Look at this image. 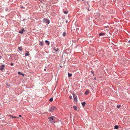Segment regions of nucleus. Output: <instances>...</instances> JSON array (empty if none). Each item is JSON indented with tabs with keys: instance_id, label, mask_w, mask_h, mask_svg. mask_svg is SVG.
Returning a JSON list of instances; mask_svg holds the SVG:
<instances>
[{
	"instance_id": "obj_25",
	"label": "nucleus",
	"mask_w": 130,
	"mask_h": 130,
	"mask_svg": "<svg viewBox=\"0 0 130 130\" xmlns=\"http://www.w3.org/2000/svg\"><path fill=\"white\" fill-rule=\"evenodd\" d=\"M66 34L65 32H64L63 33L62 35L63 36H66Z\"/></svg>"
},
{
	"instance_id": "obj_41",
	"label": "nucleus",
	"mask_w": 130,
	"mask_h": 130,
	"mask_svg": "<svg viewBox=\"0 0 130 130\" xmlns=\"http://www.w3.org/2000/svg\"><path fill=\"white\" fill-rule=\"evenodd\" d=\"M95 79H96V78H94Z\"/></svg>"
},
{
	"instance_id": "obj_14",
	"label": "nucleus",
	"mask_w": 130,
	"mask_h": 130,
	"mask_svg": "<svg viewBox=\"0 0 130 130\" xmlns=\"http://www.w3.org/2000/svg\"><path fill=\"white\" fill-rule=\"evenodd\" d=\"M105 35V34L104 33H101L99 34V35L100 36H103Z\"/></svg>"
},
{
	"instance_id": "obj_19",
	"label": "nucleus",
	"mask_w": 130,
	"mask_h": 130,
	"mask_svg": "<svg viewBox=\"0 0 130 130\" xmlns=\"http://www.w3.org/2000/svg\"><path fill=\"white\" fill-rule=\"evenodd\" d=\"M72 75V74L71 73H68V76L69 77H71Z\"/></svg>"
},
{
	"instance_id": "obj_22",
	"label": "nucleus",
	"mask_w": 130,
	"mask_h": 130,
	"mask_svg": "<svg viewBox=\"0 0 130 130\" xmlns=\"http://www.w3.org/2000/svg\"><path fill=\"white\" fill-rule=\"evenodd\" d=\"M19 50L21 51H22V48L21 47H19L18 48Z\"/></svg>"
},
{
	"instance_id": "obj_33",
	"label": "nucleus",
	"mask_w": 130,
	"mask_h": 130,
	"mask_svg": "<svg viewBox=\"0 0 130 130\" xmlns=\"http://www.w3.org/2000/svg\"><path fill=\"white\" fill-rule=\"evenodd\" d=\"M69 98H72V96H69Z\"/></svg>"
},
{
	"instance_id": "obj_7",
	"label": "nucleus",
	"mask_w": 130,
	"mask_h": 130,
	"mask_svg": "<svg viewBox=\"0 0 130 130\" xmlns=\"http://www.w3.org/2000/svg\"><path fill=\"white\" fill-rule=\"evenodd\" d=\"M5 66L4 64H3L0 66V69L1 71H2L3 70Z\"/></svg>"
},
{
	"instance_id": "obj_26",
	"label": "nucleus",
	"mask_w": 130,
	"mask_h": 130,
	"mask_svg": "<svg viewBox=\"0 0 130 130\" xmlns=\"http://www.w3.org/2000/svg\"><path fill=\"white\" fill-rule=\"evenodd\" d=\"M64 13L65 14H67L68 13V11H64Z\"/></svg>"
},
{
	"instance_id": "obj_15",
	"label": "nucleus",
	"mask_w": 130,
	"mask_h": 130,
	"mask_svg": "<svg viewBox=\"0 0 130 130\" xmlns=\"http://www.w3.org/2000/svg\"><path fill=\"white\" fill-rule=\"evenodd\" d=\"M73 108L75 110H77V107L76 106H73Z\"/></svg>"
},
{
	"instance_id": "obj_10",
	"label": "nucleus",
	"mask_w": 130,
	"mask_h": 130,
	"mask_svg": "<svg viewBox=\"0 0 130 130\" xmlns=\"http://www.w3.org/2000/svg\"><path fill=\"white\" fill-rule=\"evenodd\" d=\"M53 50H54V51H55L56 52H57L58 51H59V50L58 48H54L53 49Z\"/></svg>"
},
{
	"instance_id": "obj_2",
	"label": "nucleus",
	"mask_w": 130,
	"mask_h": 130,
	"mask_svg": "<svg viewBox=\"0 0 130 130\" xmlns=\"http://www.w3.org/2000/svg\"><path fill=\"white\" fill-rule=\"evenodd\" d=\"M56 107L55 106H53L51 107L49 109V111L50 112H52L56 110Z\"/></svg>"
},
{
	"instance_id": "obj_31",
	"label": "nucleus",
	"mask_w": 130,
	"mask_h": 130,
	"mask_svg": "<svg viewBox=\"0 0 130 130\" xmlns=\"http://www.w3.org/2000/svg\"><path fill=\"white\" fill-rule=\"evenodd\" d=\"M127 42H128V43H129L130 42V40H129V41H128Z\"/></svg>"
},
{
	"instance_id": "obj_3",
	"label": "nucleus",
	"mask_w": 130,
	"mask_h": 130,
	"mask_svg": "<svg viewBox=\"0 0 130 130\" xmlns=\"http://www.w3.org/2000/svg\"><path fill=\"white\" fill-rule=\"evenodd\" d=\"M43 22L45 23H46L47 24H48L50 23L49 20L47 19H44L43 20Z\"/></svg>"
},
{
	"instance_id": "obj_12",
	"label": "nucleus",
	"mask_w": 130,
	"mask_h": 130,
	"mask_svg": "<svg viewBox=\"0 0 130 130\" xmlns=\"http://www.w3.org/2000/svg\"><path fill=\"white\" fill-rule=\"evenodd\" d=\"M39 44L40 45L43 46V42L42 41H40L39 43Z\"/></svg>"
},
{
	"instance_id": "obj_36",
	"label": "nucleus",
	"mask_w": 130,
	"mask_h": 130,
	"mask_svg": "<svg viewBox=\"0 0 130 130\" xmlns=\"http://www.w3.org/2000/svg\"><path fill=\"white\" fill-rule=\"evenodd\" d=\"M66 23H68V21H66Z\"/></svg>"
},
{
	"instance_id": "obj_5",
	"label": "nucleus",
	"mask_w": 130,
	"mask_h": 130,
	"mask_svg": "<svg viewBox=\"0 0 130 130\" xmlns=\"http://www.w3.org/2000/svg\"><path fill=\"white\" fill-rule=\"evenodd\" d=\"M98 53H99V55L100 56H102L103 55V52L102 51L100 50L98 52Z\"/></svg>"
},
{
	"instance_id": "obj_11",
	"label": "nucleus",
	"mask_w": 130,
	"mask_h": 130,
	"mask_svg": "<svg viewBox=\"0 0 130 130\" xmlns=\"http://www.w3.org/2000/svg\"><path fill=\"white\" fill-rule=\"evenodd\" d=\"M25 55L26 56H29V52H27L26 53H25Z\"/></svg>"
},
{
	"instance_id": "obj_32",
	"label": "nucleus",
	"mask_w": 130,
	"mask_h": 130,
	"mask_svg": "<svg viewBox=\"0 0 130 130\" xmlns=\"http://www.w3.org/2000/svg\"><path fill=\"white\" fill-rule=\"evenodd\" d=\"M78 1H80V0H77ZM82 1H84V0H82Z\"/></svg>"
},
{
	"instance_id": "obj_9",
	"label": "nucleus",
	"mask_w": 130,
	"mask_h": 130,
	"mask_svg": "<svg viewBox=\"0 0 130 130\" xmlns=\"http://www.w3.org/2000/svg\"><path fill=\"white\" fill-rule=\"evenodd\" d=\"M80 29L79 28H76V31L77 32H79L80 31Z\"/></svg>"
},
{
	"instance_id": "obj_17",
	"label": "nucleus",
	"mask_w": 130,
	"mask_h": 130,
	"mask_svg": "<svg viewBox=\"0 0 130 130\" xmlns=\"http://www.w3.org/2000/svg\"><path fill=\"white\" fill-rule=\"evenodd\" d=\"M45 42L46 43H47V44L48 45H49V42L47 40H46L45 41Z\"/></svg>"
},
{
	"instance_id": "obj_6",
	"label": "nucleus",
	"mask_w": 130,
	"mask_h": 130,
	"mask_svg": "<svg viewBox=\"0 0 130 130\" xmlns=\"http://www.w3.org/2000/svg\"><path fill=\"white\" fill-rule=\"evenodd\" d=\"M109 12L111 14H113L115 13V11L114 10L112 9H111L110 10Z\"/></svg>"
},
{
	"instance_id": "obj_35",
	"label": "nucleus",
	"mask_w": 130,
	"mask_h": 130,
	"mask_svg": "<svg viewBox=\"0 0 130 130\" xmlns=\"http://www.w3.org/2000/svg\"><path fill=\"white\" fill-rule=\"evenodd\" d=\"M44 70L45 71L46 70V69H44Z\"/></svg>"
},
{
	"instance_id": "obj_39",
	"label": "nucleus",
	"mask_w": 130,
	"mask_h": 130,
	"mask_svg": "<svg viewBox=\"0 0 130 130\" xmlns=\"http://www.w3.org/2000/svg\"><path fill=\"white\" fill-rule=\"evenodd\" d=\"M92 72V73H93V72H92H92Z\"/></svg>"
},
{
	"instance_id": "obj_27",
	"label": "nucleus",
	"mask_w": 130,
	"mask_h": 130,
	"mask_svg": "<svg viewBox=\"0 0 130 130\" xmlns=\"http://www.w3.org/2000/svg\"><path fill=\"white\" fill-rule=\"evenodd\" d=\"M73 98H77V97L75 96V94H73Z\"/></svg>"
},
{
	"instance_id": "obj_20",
	"label": "nucleus",
	"mask_w": 130,
	"mask_h": 130,
	"mask_svg": "<svg viewBox=\"0 0 130 130\" xmlns=\"http://www.w3.org/2000/svg\"><path fill=\"white\" fill-rule=\"evenodd\" d=\"M115 128L116 129H117L118 128V126L117 125H116L114 126Z\"/></svg>"
},
{
	"instance_id": "obj_38",
	"label": "nucleus",
	"mask_w": 130,
	"mask_h": 130,
	"mask_svg": "<svg viewBox=\"0 0 130 130\" xmlns=\"http://www.w3.org/2000/svg\"><path fill=\"white\" fill-rule=\"evenodd\" d=\"M1 58V56H0V58Z\"/></svg>"
},
{
	"instance_id": "obj_16",
	"label": "nucleus",
	"mask_w": 130,
	"mask_h": 130,
	"mask_svg": "<svg viewBox=\"0 0 130 130\" xmlns=\"http://www.w3.org/2000/svg\"><path fill=\"white\" fill-rule=\"evenodd\" d=\"M89 93V91L88 90L86 91L85 92V93L86 95H87Z\"/></svg>"
},
{
	"instance_id": "obj_23",
	"label": "nucleus",
	"mask_w": 130,
	"mask_h": 130,
	"mask_svg": "<svg viewBox=\"0 0 130 130\" xmlns=\"http://www.w3.org/2000/svg\"><path fill=\"white\" fill-rule=\"evenodd\" d=\"M121 107V106L120 105H117V107L118 108H119Z\"/></svg>"
},
{
	"instance_id": "obj_8",
	"label": "nucleus",
	"mask_w": 130,
	"mask_h": 130,
	"mask_svg": "<svg viewBox=\"0 0 130 130\" xmlns=\"http://www.w3.org/2000/svg\"><path fill=\"white\" fill-rule=\"evenodd\" d=\"M25 31V30H24V29L23 28L19 32L21 34H22L23 32Z\"/></svg>"
},
{
	"instance_id": "obj_34",
	"label": "nucleus",
	"mask_w": 130,
	"mask_h": 130,
	"mask_svg": "<svg viewBox=\"0 0 130 130\" xmlns=\"http://www.w3.org/2000/svg\"><path fill=\"white\" fill-rule=\"evenodd\" d=\"M19 116L20 117H22V116L21 115H19Z\"/></svg>"
},
{
	"instance_id": "obj_29",
	"label": "nucleus",
	"mask_w": 130,
	"mask_h": 130,
	"mask_svg": "<svg viewBox=\"0 0 130 130\" xmlns=\"http://www.w3.org/2000/svg\"><path fill=\"white\" fill-rule=\"evenodd\" d=\"M11 66H13V63H11Z\"/></svg>"
},
{
	"instance_id": "obj_21",
	"label": "nucleus",
	"mask_w": 130,
	"mask_h": 130,
	"mask_svg": "<svg viewBox=\"0 0 130 130\" xmlns=\"http://www.w3.org/2000/svg\"><path fill=\"white\" fill-rule=\"evenodd\" d=\"M74 99L75 102H77V98H74Z\"/></svg>"
},
{
	"instance_id": "obj_4",
	"label": "nucleus",
	"mask_w": 130,
	"mask_h": 130,
	"mask_svg": "<svg viewBox=\"0 0 130 130\" xmlns=\"http://www.w3.org/2000/svg\"><path fill=\"white\" fill-rule=\"evenodd\" d=\"M104 108V106L102 105H100L98 106V108L99 110H100L101 111H102L103 110Z\"/></svg>"
},
{
	"instance_id": "obj_13",
	"label": "nucleus",
	"mask_w": 130,
	"mask_h": 130,
	"mask_svg": "<svg viewBox=\"0 0 130 130\" xmlns=\"http://www.w3.org/2000/svg\"><path fill=\"white\" fill-rule=\"evenodd\" d=\"M9 116H10V117H12L13 118H18L16 117L15 116H11V115H9Z\"/></svg>"
},
{
	"instance_id": "obj_18",
	"label": "nucleus",
	"mask_w": 130,
	"mask_h": 130,
	"mask_svg": "<svg viewBox=\"0 0 130 130\" xmlns=\"http://www.w3.org/2000/svg\"><path fill=\"white\" fill-rule=\"evenodd\" d=\"M86 104V103L85 102H83L82 103V106L84 107Z\"/></svg>"
},
{
	"instance_id": "obj_37",
	"label": "nucleus",
	"mask_w": 130,
	"mask_h": 130,
	"mask_svg": "<svg viewBox=\"0 0 130 130\" xmlns=\"http://www.w3.org/2000/svg\"><path fill=\"white\" fill-rule=\"evenodd\" d=\"M88 11H89V10H89V9H88Z\"/></svg>"
},
{
	"instance_id": "obj_30",
	"label": "nucleus",
	"mask_w": 130,
	"mask_h": 130,
	"mask_svg": "<svg viewBox=\"0 0 130 130\" xmlns=\"http://www.w3.org/2000/svg\"><path fill=\"white\" fill-rule=\"evenodd\" d=\"M21 75H23V76H24V74H23L22 73Z\"/></svg>"
},
{
	"instance_id": "obj_1",
	"label": "nucleus",
	"mask_w": 130,
	"mask_h": 130,
	"mask_svg": "<svg viewBox=\"0 0 130 130\" xmlns=\"http://www.w3.org/2000/svg\"><path fill=\"white\" fill-rule=\"evenodd\" d=\"M48 119L50 123H55V118L54 117L52 116L50 117Z\"/></svg>"
},
{
	"instance_id": "obj_24",
	"label": "nucleus",
	"mask_w": 130,
	"mask_h": 130,
	"mask_svg": "<svg viewBox=\"0 0 130 130\" xmlns=\"http://www.w3.org/2000/svg\"><path fill=\"white\" fill-rule=\"evenodd\" d=\"M53 100V98H50V99L49 100V101L50 102H52Z\"/></svg>"
},
{
	"instance_id": "obj_28",
	"label": "nucleus",
	"mask_w": 130,
	"mask_h": 130,
	"mask_svg": "<svg viewBox=\"0 0 130 130\" xmlns=\"http://www.w3.org/2000/svg\"><path fill=\"white\" fill-rule=\"evenodd\" d=\"M22 73H21L20 72H18V74H21Z\"/></svg>"
},
{
	"instance_id": "obj_40",
	"label": "nucleus",
	"mask_w": 130,
	"mask_h": 130,
	"mask_svg": "<svg viewBox=\"0 0 130 130\" xmlns=\"http://www.w3.org/2000/svg\"><path fill=\"white\" fill-rule=\"evenodd\" d=\"M77 39V41H78V39Z\"/></svg>"
}]
</instances>
